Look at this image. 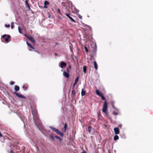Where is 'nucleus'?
I'll return each mask as SVG.
<instances>
[{"label":"nucleus","mask_w":153,"mask_h":153,"mask_svg":"<svg viewBox=\"0 0 153 153\" xmlns=\"http://www.w3.org/2000/svg\"><path fill=\"white\" fill-rule=\"evenodd\" d=\"M50 128L61 136L63 137L64 136V134L58 129L52 126L50 127Z\"/></svg>","instance_id":"1"},{"label":"nucleus","mask_w":153,"mask_h":153,"mask_svg":"<svg viewBox=\"0 0 153 153\" xmlns=\"http://www.w3.org/2000/svg\"><path fill=\"white\" fill-rule=\"evenodd\" d=\"M50 128L61 136L63 137L64 136V134L58 129L52 126L50 127Z\"/></svg>","instance_id":"2"},{"label":"nucleus","mask_w":153,"mask_h":153,"mask_svg":"<svg viewBox=\"0 0 153 153\" xmlns=\"http://www.w3.org/2000/svg\"><path fill=\"white\" fill-rule=\"evenodd\" d=\"M50 128L61 136L63 137L64 136V134L58 129L52 126L50 127Z\"/></svg>","instance_id":"3"},{"label":"nucleus","mask_w":153,"mask_h":153,"mask_svg":"<svg viewBox=\"0 0 153 153\" xmlns=\"http://www.w3.org/2000/svg\"><path fill=\"white\" fill-rule=\"evenodd\" d=\"M2 38L5 39L6 43L8 42L11 40L10 36L9 35L4 34L2 36Z\"/></svg>","instance_id":"4"},{"label":"nucleus","mask_w":153,"mask_h":153,"mask_svg":"<svg viewBox=\"0 0 153 153\" xmlns=\"http://www.w3.org/2000/svg\"><path fill=\"white\" fill-rule=\"evenodd\" d=\"M108 108V104L106 101H105L104 103L102 111L105 114H106Z\"/></svg>","instance_id":"5"},{"label":"nucleus","mask_w":153,"mask_h":153,"mask_svg":"<svg viewBox=\"0 0 153 153\" xmlns=\"http://www.w3.org/2000/svg\"><path fill=\"white\" fill-rule=\"evenodd\" d=\"M96 93L98 96L101 97V98L102 100H105V97L101 93H100L98 89H97L96 90Z\"/></svg>","instance_id":"6"},{"label":"nucleus","mask_w":153,"mask_h":153,"mask_svg":"<svg viewBox=\"0 0 153 153\" xmlns=\"http://www.w3.org/2000/svg\"><path fill=\"white\" fill-rule=\"evenodd\" d=\"M18 148V146L17 145H11L10 148L11 152H14L16 151Z\"/></svg>","instance_id":"7"},{"label":"nucleus","mask_w":153,"mask_h":153,"mask_svg":"<svg viewBox=\"0 0 153 153\" xmlns=\"http://www.w3.org/2000/svg\"><path fill=\"white\" fill-rule=\"evenodd\" d=\"M16 95L19 98H22V99H26V97L23 95L18 93L17 92H15Z\"/></svg>","instance_id":"8"},{"label":"nucleus","mask_w":153,"mask_h":153,"mask_svg":"<svg viewBox=\"0 0 153 153\" xmlns=\"http://www.w3.org/2000/svg\"><path fill=\"white\" fill-rule=\"evenodd\" d=\"M26 36L27 37V38L29 39L33 43H35V40L33 37L31 36L30 37H29L27 36L26 35Z\"/></svg>","instance_id":"9"},{"label":"nucleus","mask_w":153,"mask_h":153,"mask_svg":"<svg viewBox=\"0 0 153 153\" xmlns=\"http://www.w3.org/2000/svg\"><path fill=\"white\" fill-rule=\"evenodd\" d=\"M76 93L74 90H73L71 91V96L73 99H75L76 97Z\"/></svg>","instance_id":"10"},{"label":"nucleus","mask_w":153,"mask_h":153,"mask_svg":"<svg viewBox=\"0 0 153 153\" xmlns=\"http://www.w3.org/2000/svg\"><path fill=\"white\" fill-rule=\"evenodd\" d=\"M65 14L71 20V21L76 22L70 16L69 14L66 13Z\"/></svg>","instance_id":"11"},{"label":"nucleus","mask_w":153,"mask_h":153,"mask_svg":"<svg viewBox=\"0 0 153 153\" xmlns=\"http://www.w3.org/2000/svg\"><path fill=\"white\" fill-rule=\"evenodd\" d=\"M114 129L115 134H117L119 133V130L118 128L115 127Z\"/></svg>","instance_id":"12"},{"label":"nucleus","mask_w":153,"mask_h":153,"mask_svg":"<svg viewBox=\"0 0 153 153\" xmlns=\"http://www.w3.org/2000/svg\"><path fill=\"white\" fill-rule=\"evenodd\" d=\"M63 75L66 78H69V73H68L65 71H64L63 73Z\"/></svg>","instance_id":"13"},{"label":"nucleus","mask_w":153,"mask_h":153,"mask_svg":"<svg viewBox=\"0 0 153 153\" xmlns=\"http://www.w3.org/2000/svg\"><path fill=\"white\" fill-rule=\"evenodd\" d=\"M66 63L64 62H62L60 63V67L61 68H63L66 66Z\"/></svg>","instance_id":"14"},{"label":"nucleus","mask_w":153,"mask_h":153,"mask_svg":"<svg viewBox=\"0 0 153 153\" xmlns=\"http://www.w3.org/2000/svg\"><path fill=\"white\" fill-rule=\"evenodd\" d=\"M86 91L83 89H82L81 91V95L82 96H83L85 95L86 94Z\"/></svg>","instance_id":"15"},{"label":"nucleus","mask_w":153,"mask_h":153,"mask_svg":"<svg viewBox=\"0 0 153 153\" xmlns=\"http://www.w3.org/2000/svg\"><path fill=\"white\" fill-rule=\"evenodd\" d=\"M49 4V3L48 1H45L44 2V7L45 8H47V5Z\"/></svg>","instance_id":"16"},{"label":"nucleus","mask_w":153,"mask_h":153,"mask_svg":"<svg viewBox=\"0 0 153 153\" xmlns=\"http://www.w3.org/2000/svg\"><path fill=\"white\" fill-rule=\"evenodd\" d=\"M20 89L18 85H15L14 87V90L16 91H18Z\"/></svg>","instance_id":"17"},{"label":"nucleus","mask_w":153,"mask_h":153,"mask_svg":"<svg viewBox=\"0 0 153 153\" xmlns=\"http://www.w3.org/2000/svg\"><path fill=\"white\" fill-rule=\"evenodd\" d=\"M27 45L29 46L33 50L35 49L34 48L33 46L30 44L28 42H27Z\"/></svg>","instance_id":"18"},{"label":"nucleus","mask_w":153,"mask_h":153,"mask_svg":"<svg viewBox=\"0 0 153 153\" xmlns=\"http://www.w3.org/2000/svg\"><path fill=\"white\" fill-rule=\"evenodd\" d=\"M94 68L96 70L98 69V65L96 61H94Z\"/></svg>","instance_id":"19"},{"label":"nucleus","mask_w":153,"mask_h":153,"mask_svg":"<svg viewBox=\"0 0 153 153\" xmlns=\"http://www.w3.org/2000/svg\"><path fill=\"white\" fill-rule=\"evenodd\" d=\"M87 71V67L86 66H84L83 67V71L85 74Z\"/></svg>","instance_id":"20"},{"label":"nucleus","mask_w":153,"mask_h":153,"mask_svg":"<svg viewBox=\"0 0 153 153\" xmlns=\"http://www.w3.org/2000/svg\"><path fill=\"white\" fill-rule=\"evenodd\" d=\"M67 128V124L66 123H65L64 125V132H65L66 131Z\"/></svg>","instance_id":"21"},{"label":"nucleus","mask_w":153,"mask_h":153,"mask_svg":"<svg viewBox=\"0 0 153 153\" xmlns=\"http://www.w3.org/2000/svg\"><path fill=\"white\" fill-rule=\"evenodd\" d=\"M0 139L4 140V137L2 134L0 132Z\"/></svg>","instance_id":"22"},{"label":"nucleus","mask_w":153,"mask_h":153,"mask_svg":"<svg viewBox=\"0 0 153 153\" xmlns=\"http://www.w3.org/2000/svg\"><path fill=\"white\" fill-rule=\"evenodd\" d=\"M49 139L50 140H52L53 141H54L55 140L54 137L51 135L50 136Z\"/></svg>","instance_id":"23"},{"label":"nucleus","mask_w":153,"mask_h":153,"mask_svg":"<svg viewBox=\"0 0 153 153\" xmlns=\"http://www.w3.org/2000/svg\"><path fill=\"white\" fill-rule=\"evenodd\" d=\"M119 137L117 135H116L114 137V140H116L119 139Z\"/></svg>","instance_id":"24"},{"label":"nucleus","mask_w":153,"mask_h":153,"mask_svg":"<svg viewBox=\"0 0 153 153\" xmlns=\"http://www.w3.org/2000/svg\"><path fill=\"white\" fill-rule=\"evenodd\" d=\"M25 3L26 5H27V7H29V8H30V6L28 3V0H25Z\"/></svg>","instance_id":"25"},{"label":"nucleus","mask_w":153,"mask_h":153,"mask_svg":"<svg viewBox=\"0 0 153 153\" xmlns=\"http://www.w3.org/2000/svg\"><path fill=\"white\" fill-rule=\"evenodd\" d=\"M55 137L56 139L59 140L60 141H61L62 139L59 136H55Z\"/></svg>","instance_id":"26"},{"label":"nucleus","mask_w":153,"mask_h":153,"mask_svg":"<svg viewBox=\"0 0 153 153\" xmlns=\"http://www.w3.org/2000/svg\"><path fill=\"white\" fill-rule=\"evenodd\" d=\"M92 128L91 126H89L88 127V131L89 132V133H90L92 130Z\"/></svg>","instance_id":"27"},{"label":"nucleus","mask_w":153,"mask_h":153,"mask_svg":"<svg viewBox=\"0 0 153 153\" xmlns=\"http://www.w3.org/2000/svg\"><path fill=\"white\" fill-rule=\"evenodd\" d=\"M79 79V76H78L76 78L74 82L77 83Z\"/></svg>","instance_id":"28"},{"label":"nucleus","mask_w":153,"mask_h":153,"mask_svg":"<svg viewBox=\"0 0 153 153\" xmlns=\"http://www.w3.org/2000/svg\"><path fill=\"white\" fill-rule=\"evenodd\" d=\"M18 30H19V31L20 33H22V30L19 26L18 27Z\"/></svg>","instance_id":"29"},{"label":"nucleus","mask_w":153,"mask_h":153,"mask_svg":"<svg viewBox=\"0 0 153 153\" xmlns=\"http://www.w3.org/2000/svg\"><path fill=\"white\" fill-rule=\"evenodd\" d=\"M23 88L25 90L27 89V86H25V85H23L22 86Z\"/></svg>","instance_id":"30"},{"label":"nucleus","mask_w":153,"mask_h":153,"mask_svg":"<svg viewBox=\"0 0 153 153\" xmlns=\"http://www.w3.org/2000/svg\"><path fill=\"white\" fill-rule=\"evenodd\" d=\"M14 27V24L13 22H12L11 23V28L12 29Z\"/></svg>","instance_id":"31"},{"label":"nucleus","mask_w":153,"mask_h":153,"mask_svg":"<svg viewBox=\"0 0 153 153\" xmlns=\"http://www.w3.org/2000/svg\"><path fill=\"white\" fill-rule=\"evenodd\" d=\"M113 114L115 115H116L118 114V113L115 111H113Z\"/></svg>","instance_id":"32"},{"label":"nucleus","mask_w":153,"mask_h":153,"mask_svg":"<svg viewBox=\"0 0 153 153\" xmlns=\"http://www.w3.org/2000/svg\"><path fill=\"white\" fill-rule=\"evenodd\" d=\"M78 17L80 19H82V16L79 14L78 15Z\"/></svg>","instance_id":"33"},{"label":"nucleus","mask_w":153,"mask_h":153,"mask_svg":"<svg viewBox=\"0 0 153 153\" xmlns=\"http://www.w3.org/2000/svg\"><path fill=\"white\" fill-rule=\"evenodd\" d=\"M85 48V51L86 52H88V48L86 47V46H85V48Z\"/></svg>","instance_id":"34"},{"label":"nucleus","mask_w":153,"mask_h":153,"mask_svg":"<svg viewBox=\"0 0 153 153\" xmlns=\"http://www.w3.org/2000/svg\"><path fill=\"white\" fill-rule=\"evenodd\" d=\"M5 27H10V25H7V24H6L5 25Z\"/></svg>","instance_id":"35"},{"label":"nucleus","mask_w":153,"mask_h":153,"mask_svg":"<svg viewBox=\"0 0 153 153\" xmlns=\"http://www.w3.org/2000/svg\"><path fill=\"white\" fill-rule=\"evenodd\" d=\"M77 84V83H75V82H74L73 85V89H74V87H75V85Z\"/></svg>","instance_id":"36"},{"label":"nucleus","mask_w":153,"mask_h":153,"mask_svg":"<svg viewBox=\"0 0 153 153\" xmlns=\"http://www.w3.org/2000/svg\"><path fill=\"white\" fill-rule=\"evenodd\" d=\"M15 83V82L13 81H11L10 83V84L11 85H13V84H14Z\"/></svg>","instance_id":"37"},{"label":"nucleus","mask_w":153,"mask_h":153,"mask_svg":"<svg viewBox=\"0 0 153 153\" xmlns=\"http://www.w3.org/2000/svg\"><path fill=\"white\" fill-rule=\"evenodd\" d=\"M58 12L61 15V12H60V10L58 8Z\"/></svg>","instance_id":"38"},{"label":"nucleus","mask_w":153,"mask_h":153,"mask_svg":"<svg viewBox=\"0 0 153 153\" xmlns=\"http://www.w3.org/2000/svg\"><path fill=\"white\" fill-rule=\"evenodd\" d=\"M34 123H35V125H36V126L37 127H38V126L37 124V123H36V122H35V120H34Z\"/></svg>","instance_id":"39"},{"label":"nucleus","mask_w":153,"mask_h":153,"mask_svg":"<svg viewBox=\"0 0 153 153\" xmlns=\"http://www.w3.org/2000/svg\"><path fill=\"white\" fill-rule=\"evenodd\" d=\"M67 73H69V69H68V68H67Z\"/></svg>","instance_id":"40"},{"label":"nucleus","mask_w":153,"mask_h":153,"mask_svg":"<svg viewBox=\"0 0 153 153\" xmlns=\"http://www.w3.org/2000/svg\"><path fill=\"white\" fill-rule=\"evenodd\" d=\"M86 26H87V27H88L89 28H90V29H91V27L90 26H89L87 25H86Z\"/></svg>","instance_id":"41"},{"label":"nucleus","mask_w":153,"mask_h":153,"mask_svg":"<svg viewBox=\"0 0 153 153\" xmlns=\"http://www.w3.org/2000/svg\"><path fill=\"white\" fill-rule=\"evenodd\" d=\"M122 126V124H119V126L121 127V126Z\"/></svg>","instance_id":"42"},{"label":"nucleus","mask_w":153,"mask_h":153,"mask_svg":"<svg viewBox=\"0 0 153 153\" xmlns=\"http://www.w3.org/2000/svg\"><path fill=\"white\" fill-rule=\"evenodd\" d=\"M69 68L70 69H71V66L70 65L69 66Z\"/></svg>","instance_id":"43"},{"label":"nucleus","mask_w":153,"mask_h":153,"mask_svg":"<svg viewBox=\"0 0 153 153\" xmlns=\"http://www.w3.org/2000/svg\"><path fill=\"white\" fill-rule=\"evenodd\" d=\"M79 12V11L78 10H77V11H76V12Z\"/></svg>","instance_id":"44"},{"label":"nucleus","mask_w":153,"mask_h":153,"mask_svg":"<svg viewBox=\"0 0 153 153\" xmlns=\"http://www.w3.org/2000/svg\"><path fill=\"white\" fill-rule=\"evenodd\" d=\"M50 15H49V16H48V17H49V18H50Z\"/></svg>","instance_id":"45"},{"label":"nucleus","mask_w":153,"mask_h":153,"mask_svg":"<svg viewBox=\"0 0 153 153\" xmlns=\"http://www.w3.org/2000/svg\"><path fill=\"white\" fill-rule=\"evenodd\" d=\"M32 114H33V111H32Z\"/></svg>","instance_id":"46"}]
</instances>
